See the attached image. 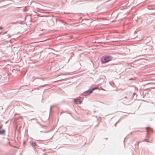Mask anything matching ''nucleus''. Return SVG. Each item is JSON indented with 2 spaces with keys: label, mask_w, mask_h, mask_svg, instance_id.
<instances>
[{
  "label": "nucleus",
  "mask_w": 155,
  "mask_h": 155,
  "mask_svg": "<svg viewBox=\"0 0 155 155\" xmlns=\"http://www.w3.org/2000/svg\"><path fill=\"white\" fill-rule=\"evenodd\" d=\"M3 29V28H2V27H0V29Z\"/></svg>",
  "instance_id": "6"
},
{
  "label": "nucleus",
  "mask_w": 155,
  "mask_h": 155,
  "mask_svg": "<svg viewBox=\"0 0 155 155\" xmlns=\"http://www.w3.org/2000/svg\"><path fill=\"white\" fill-rule=\"evenodd\" d=\"M112 60L111 57L110 56L103 57L101 59V62L103 63L108 62Z\"/></svg>",
  "instance_id": "1"
},
{
  "label": "nucleus",
  "mask_w": 155,
  "mask_h": 155,
  "mask_svg": "<svg viewBox=\"0 0 155 155\" xmlns=\"http://www.w3.org/2000/svg\"><path fill=\"white\" fill-rule=\"evenodd\" d=\"M146 129L147 131V134H149V133L152 132L153 131V130L150 127H147L146 128Z\"/></svg>",
  "instance_id": "3"
},
{
  "label": "nucleus",
  "mask_w": 155,
  "mask_h": 155,
  "mask_svg": "<svg viewBox=\"0 0 155 155\" xmlns=\"http://www.w3.org/2000/svg\"><path fill=\"white\" fill-rule=\"evenodd\" d=\"M74 102L77 104H79L81 103L82 101L80 98H77L75 100Z\"/></svg>",
  "instance_id": "2"
},
{
  "label": "nucleus",
  "mask_w": 155,
  "mask_h": 155,
  "mask_svg": "<svg viewBox=\"0 0 155 155\" xmlns=\"http://www.w3.org/2000/svg\"><path fill=\"white\" fill-rule=\"evenodd\" d=\"M98 89V87H96V88H93L92 89V90L91 91H88V92H89V94H91L92 93V91H94V90H95V89Z\"/></svg>",
  "instance_id": "4"
},
{
  "label": "nucleus",
  "mask_w": 155,
  "mask_h": 155,
  "mask_svg": "<svg viewBox=\"0 0 155 155\" xmlns=\"http://www.w3.org/2000/svg\"><path fill=\"white\" fill-rule=\"evenodd\" d=\"M5 131L4 130H2L1 131H0V134H3L5 133Z\"/></svg>",
  "instance_id": "5"
},
{
  "label": "nucleus",
  "mask_w": 155,
  "mask_h": 155,
  "mask_svg": "<svg viewBox=\"0 0 155 155\" xmlns=\"http://www.w3.org/2000/svg\"><path fill=\"white\" fill-rule=\"evenodd\" d=\"M102 89V90H104V89Z\"/></svg>",
  "instance_id": "7"
}]
</instances>
